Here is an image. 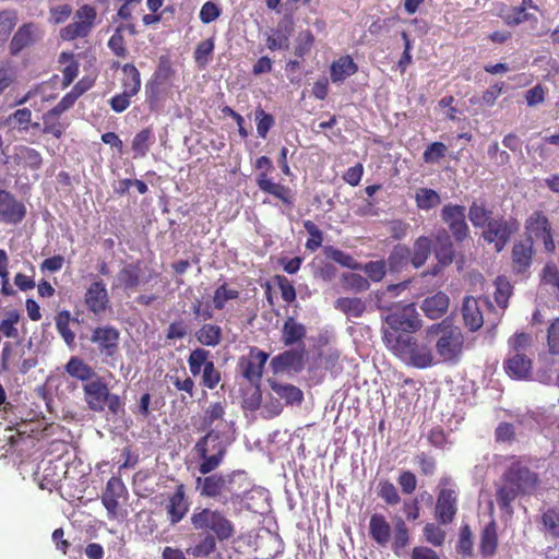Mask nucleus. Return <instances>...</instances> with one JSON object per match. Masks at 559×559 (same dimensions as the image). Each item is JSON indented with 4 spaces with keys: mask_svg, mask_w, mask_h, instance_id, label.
Returning a JSON list of instances; mask_svg holds the SVG:
<instances>
[{
    "mask_svg": "<svg viewBox=\"0 0 559 559\" xmlns=\"http://www.w3.org/2000/svg\"><path fill=\"white\" fill-rule=\"evenodd\" d=\"M23 354V350L20 349V343L5 342L1 352V370H9L14 366L15 359L22 357Z\"/></svg>",
    "mask_w": 559,
    "mask_h": 559,
    "instance_id": "nucleus-47",
    "label": "nucleus"
},
{
    "mask_svg": "<svg viewBox=\"0 0 559 559\" xmlns=\"http://www.w3.org/2000/svg\"><path fill=\"white\" fill-rule=\"evenodd\" d=\"M498 545L497 528L495 522H490L485 526L480 537V552L484 556H492Z\"/></svg>",
    "mask_w": 559,
    "mask_h": 559,
    "instance_id": "nucleus-39",
    "label": "nucleus"
},
{
    "mask_svg": "<svg viewBox=\"0 0 559 559\" xmlns=\"http://www.w3.org/2000/svg\"><path fill=\"white\" fill-rule=\"evenodd\" d=\"M433 251L436 259L441 266H447L452 263L454 258V247L451 236L445 229L437 233Z\"/></svg>",
    "mask_w": 559,
    "mask_h": 559,
    "instance_id": "nucleus-25",
    "label": "nucleus"
},
{
    "mask_svg": "<svg viewBox=\"0 0 559 559\" xmlns=\"http://www.w3.org/2000/svg\"><path fill=\"white\" fill-rule=\"evenodd\" d=\"M420 308L428 318L439 319L449 308V297L444 293L439 292L425 298Z\"/></svg>",
    "mask_w": 559,
    "mask_h": 559,
    "instance_id": "nucleus-28",
    "label": "nucleus"
},
{
    "mask_svg": "<svg viewBox=\"0 0 559 559\" xmlns=\"http://www.w3.org/2000/svg\"><path fill=\"white\" fill-rule=\"evenodd\" d=\"M257 121V132L260 138L265 139L270 129L274 126L272 115L265 112L262 108H258L254 112Z\"/></svg>",
    "mask_w": 559,
    "mask_h": 559,
    "instance_id": "nucleus-56",
    "label": "nucleus"
},
{
    "mask_svg": "<svg viewBox=\"0 0 559 559\" xmlns=\"http://www.w3.org/2000/svg\"><path fill=\"white\" fill-rule=\"evenodd\" d=\"M369 534L381 547H385L392 535V528L382 514L374 513L369 521Z\"/></svg>",
    "mask_w": 559,
    "mask_h": 559,
    "instance_id": "nucleus-26",
    "label": "nucleus"
},
{
    "mask_svg": "<svg viewBox=\"0 0 559 559\" xmlns=\"http://www.w3.org/2000/svg\"><path fill=\"white\" fill-rule=\"evenodd\" d=\"M409 249L403 246L395 247L390 253L386 263L392 271L400 270L409 260Z\"/></svg>",
    "mask_w": 559,
    "mask_h": 559,
    "instance_id": "nucleus-52",
    "label": "nucleus"
},
{
    "mask_svg": "<svg viewBox=\"0 0 559 559\" xmlns=\"http://www.w3.org/2000/svg\"><path fill=\"white\" fill-rule=\"evenodd\" d=\"M465 206L459 204H445L440 213L442 221L448 225L454 239L462 242L469 235V227L466 223Z\"/></svg>",
    "mask_w": 559,
    "mask_h": 559,
    "instance_id": "nucleus-15",
    "label": "nucleus"
},
{
    "mask_svg": "<svg viewBox=\"0 0 559 559\" xmlns=\"http://www.w3.org/2000/svg\"><path fill=\"white\" fill-rule=\"evenodd\" d=\"M539 483L538 475L531 471L521 461H514L503 473L501 483L497 487L496 499L499 507L508 512H512V502L519 496L531 495L535 491Z\"/></svg>",
    "mask_w": 559,
    "mask_h": 559,
    "instance_id": "nucleus-2",
    "label": "nucleus"
},
{
    "mask_svg": "<svg viewBox=\"0 0 559 559\" xmlns=\"http://www.w3.org/2000/svg\"><path fill=\"white\" fill-rule=\"evenodd\" d=\"M128 498L129 492L122 479L116 476L110 477L100 497L109 520H117L126 515L127 511L124 510L122 513V506Z\"/></svg>",
    "mask_w": 559,
    "mask_h": 559,
    "instance_id": "nucleus-9",
    "label": "nucleus"
},
{
    "mask_svg": "<svg viewBox=\"0 0 559 559\" xmlns=\"http://www.w3.org/2000/svg\"><path fill=\"white\" fill-rule=\"evenodd\" d=\"M415 202L419 210L429 211L441 203V198L433 189L419 188L415 193Z\"/></svg>",
    "mask_w": 559,
    "mask_h": 559,
    "instance_id": "nucleus-38",
    "label": "nucleus"
},
{
    "mask_svg": "<svg viewBox=\"0 0 559 559\" xmlns=\"http://www.w3.org/2000/svg\"><path fill=\"white\" fill-rule=\"evenodd\" d=\"M249 487L250 483L242 471L210 473L195 479V489L201 497L216 499L223 503L242 499Z\"/></svg>",
    "mask_w": 559,
    "mask_h": 559,
    "instance_id": "nucleus-1",
    "label": "nucleus"
},
{
    "mask_svg": "<svg viewBox=\"0 0 559 559\" xmlns=\"http://www.w3.org/2000/svg\"><path fill=\"white\" fill-rule=\"evenodd\" d=\"M119 331L110 325L98 326L93 330L91 342L97 346L103 360L109 364V358L114 359L119 349Z\"/></svg>",
    "mask_w": 559,
    "mask_h": 559,
    "instance_id": "nucleus-14",
    "label": "nucleus"
},
{
    "mask_svg": "<svg viewBox=\"0 0 559 559\" xmlns=\"http://www.w3.org/2000/svg\"><path fill=\"white\" fill-rule=\"evenodd\" d=\"M122 27L119 26L108 40V47L118 57H126L127 49L124 47V39L121 35Z\"/></svg>",
    "mask_w": 559,
    "mask_h": 559,
    "instance_id": "nucleus-62",
    "label": "nucleus"
},
{
    "mask_svg": "<svg viewBox=\"0 0 559 559\" xmlns=\"http://www.w3.org/2000/svg\"><path fill=\"white\" fill-rule=\"evenodd\" d=\"M195 338L204 346L215 347L222 341V329L216 324L205 323L195 332Z\"/></svg>",
    "mask_w": 559,
    "mask_h": 559,
    "instance_id": "nucleus-35",
    "label": "nucleus"
},
{
    "mask_svg": "<svg viewBox=\"0 0 559 559\" xmlns=\"http://www.w3.org/2000/svg\"><path fill=\"white\" fill-rule=\"evenodd\" d=\"M126 79L122 81L123 91L129 95H136L141 88V76L139 70L132 63H126L122 67Z\"/></svg>",
    "mask_w": 559,
    "mask_h": 559,
    "instance_id": "nucleus-40",
    "label": "nucleus"
},
{
    "mask_svg": "<svg viewBox=\"0 0 559 559\" xmlns=\"http://www.w3.org/2000/svg\"><path fill=\"white\" fill-rule=\"evenodd\" d=\"M216 536L206 534L194 546L187 549V554L194 558H205L216 549Z\"/></svg>",
    "mask_w": 559,
    "mask_h": 559,
    "instance_id": "nucleus-42",
    "label": "nucleus"
},
{
    "mask_svg": "<svg viewBox=\"0 0 559 559\" xmlns=\"http://www.w3.org/2000/svg\"><path fill=\"white\" fill-rule=\"evenodd\" d=\"M428 335L437 336L436 352L442 361H455L462 353L463 335L457 326L442 323L432 324Z\"/></svg>",
    "mask_w": 559,
    "mask_h": 559,
    "instance_id": "nucleus-6",
    "label": "nucleus"
},
{
    "mask_svg": "<svg viewBox=\"0 0 559 559\" xmlns=\"http://www.w3.org/2000/svg\"><path fill=\"white\" fill-rule=\"evenodd\" d=\"M269 382V385L271 388V390L282 400H285V402L287 404H300L302 399H304V394H302V391L293 385V384H288V383H281L274 379H269L267 380Z\"/></svg>",
    "mask_w": 559,
    "mask_h": 559,
    "instance_id": "nucleus-30",
    "label": "nucleus"
},
{
    "mask_svg": "<svg viewBox=\"0 0 559 559\" xmlns=\"http://www.w3.org/2000/svg\"><path fill=\"white\" fill-rule=\"evenodd\" d=\"M324 251L328 258L332 259L344 267H348L350 270H358L361 267V263L355 260L354 257L337 248L329 246Z\"/></svg>",
    "mask_w": 559,
    "mask_h": 559,
    "instance_id": "nucleus-45",
    "label": "nucleus"
},
{
    "mask_svg": "<svg viewBox=\"0 0 559 559\" xmlns=\"http://www.w3.org/2000/svg\"><path fill=\"white\" fill-rule=\"evenodd\" d=\"M439 493L436 502V519L441 524H450L453 522L457 512L456 485L450 476H442L439 480Z\"/></svg>",
    "mask_w": 559,
    "mask_h": 559,
    "instance_id": "nucleus-8",
    "label": "nucleus"
},
{
    "mask_svg": "<svg viewBox=\"0 0 559 559\" xmlns=\"http://www.w3.org/2000/svg\"><path fill=\"white\" fill-rule=\"evenodd\" d=\"M26 210L23 203L5 190H0V221L10 224L20 223L25 216Z\"/></svg>",
    "mask_w": 559,
    "mask_h": 559,
    "instance_id": "nucleus-21",
    "label": "nucleus"
},
{
    "mask_svg": "<svg viewBox=\"0 0 559 559\" xmlns=\"http://www.w3.org/2000/svg\"><path fill=\"white\" fill-rule=\"evenodd\" d=\"M64 369L71 377L85 383L92 381L98 376L91 366L76 356L69 359Z\"/></svg>",
    "mask_w": 559,
    "mask_h": 559,
    "instance_id": "nucleus-34",
    "label": "nucleus"
},
{
    "mask_svg": "<svg viewBox=\"0 0 559 559\" xmlns=\"http://www.w3.org/2000/svg\"><path fill=\"white\" fill-rule=\"evenodd\" d=\"M43 32L40 27L35 23H25L19 27L14 33L9 48L11 55L15 56L20 53L24 48L33 45L36 40L40 39Z\"/></svg>",
    "mask_w": 559,
    "mask_h": 559,
    "instance_id": "nucleus-19",
    "label": "nucleus"
},
{
    "mask_svg": "<svg viewBox=\"0 0 559 559\" xmlns=\"http://www.w3.org/2000/svg\"><path fill=\"white\" fill-rule=\"evenodd\" d=\"M358 70L357 64L349 56H343L331 64V80L333 83L344 82L347 78L355 74Z\"/></svg>",
    "mask_w": 559,
    "mask_h": 559,
    "instance_id": "nucleus-32",
    "label": "nucleus"
},
{
    "mask_svg": "<svg viewBox=\"0 0 559 559\" xmlns=\"http://www.w3.org/2000/svg\"><path fill=\"white\" fill-rule=\"evenodd\" d=\"M257 185L261 191L274 195L283 203L289 206L294 204V201L290 197V189L281 183L273 182L269 176H265V173H260L258 175Z\"/></svg>",
    "mask_w": 559,
    "mask_h": 559,
    "instance_id": "nucleus-27",
    "label": "nucleus"
},
{
    "mask_svg": "<svg viewBox=\"0 0 559 559\" xmlns=\"http://www.w3.org/2000/svg\"><path fill=\"white\" fill-rule=\"evenodd\" d=\"M238 296L239 292L237 289L228 288L226 284H223L218 286L214 292V308L217 310H222L229 300L237 299Z\"/></svg>",
    "mask_w": 559,
    "mask_h": 559,
    "instance_id": "nucleus-51",
    "label": "nucleus"
},
{
    "mask_svg": "<svg viewBox=\"0 0 559 559\" xmlns=\"http://www.w3.org/2000/svg\"><path fill=\"white\" fill-rule=\"evenodd\" d=\"M518 228L519 224L515 219L492 218L488 222L483 237L487 242L493 243L496 251L500 252Z\"/></svg>",
    "mask_w": 559,
    "mask_h": 559,
    "instance_id": "nucleus-11",
    "label": "nucleus"
},
{
    "mask_svg": "<svg viewBox=\"0 0 559 559\" xmlns=\"http://www.w3.org/2000/svg\"><path fill=\"white\" fill-rule=\"evenodd\" d=\"M526 238L524 240H542L547 252L555 250V242L551 235L548 218L542 212H534L525 222Z\"/></svg>",
    "mask_w": 559,
    "mask_h": 559,
    "instance_id": "nucleus-13",
    "label": "nucleus"
},
{
    "mask_svg": "<svg viewBox=\"0 0 559 559\" xmlns=\"http://www.w3.org/2000/svg\"><path fill=\"white\" fill-rule=\"evenodd\" d=\"M210 352L203 348L193 349L188 358L189 369L193 376H198L203 372L206 364H209Z\"/></svg>",
    "mask_w": 559,
    "mask_h": 559,
    "instance_id": "nucleus-48",
    "label": "nucleus"
},
{
    "mask_svg": "<svg viewBox=\"0 0 559 559\" xmlns=\"http://www.w3.org/2000/svg\"><path fill=\"white\" fill-rule=\"evenodd\" d=\"M225 414V408L222 403L211 404L203 417V425L205 427H211L215 420L222 419Z\"/></svg>",
    "mask_w": 559,
    "mask_h": 559,
    "instance_id": "nucleus-63",
    "label": "nucleus"
},
{
    "mask_svg": "<svg viewBox=\"0 0 559 559\" xmlns=\"http://www.w3.org/2000/svg\"><path fill=\"white\" fill-rule=\"evenodd\" d=\"M221 380V373L213 361L205 365L202 372V384L207 389H214Z\"/></svg>",
    "mask_w": 559,
    "mask_h": 559,
    "instance_id": "nucleus-58",
    "label": "nucleus"
},
{
    "mask_svg": "<svg viewBox=\"0 0 559 559\" xmlns=\"http://www.w3.org/2000/svg\"><path fill=\"white\" fill-rule=\"evenodd\" d=\"M343 287L354 293H361L369 289L368 278L357 273H343L341 277Z\"/></svg>",
    "mask_w": 559,
    "mask_h": 559,
    "instance_id": "nucleus-44",
    "label": "nucleus"
},
{
    "mask_svg": "<svg viewBox=\"0 0 559 559\" xmlns=\"http://www.w3.org/2000/svg\"><path fill=\"white\" fill-rule=\"evenodd\" d=\"M70 312L61 311L56 317V328L59 334L62 336L67 345L72 346L74 344L75 335L70 330Z\"/></svg>",
    "mask_w": 559,
    "mask_h": 559,
    "instance_id": "nucleus-49",
    "label": "nucleus"
},
{
    "mask_svg": "<svg viewBox=\"0 0 559 559\" xmlns=\"http://www.w3.org/2000/svg\"><path fill=\"white\" fill-rule=\"evenodd\" d=\"M388 347L405 364L416 368H427L433 364V354L429 344L418 342L407 334H394L384 331Z\"/></svg>",
    "mask_w": 559,
    "mask_h": 559,
    "instance_id": "nucleus-3",
    "label": "nucleus"
},
{
    "mask_svg": "<svg viewBox=\"0 0 559 559\" xmlns=\"http://www.w3.org/2000/svg\"><path fill=\"white\" fill-rule=\"evenodd\" d=\"M409 542L408 528L402 518H396L394 521V532L392 540V550L394 554L400 552L407 546Z\"/></svg>",
    "mask_w": 559,
    "mask_h": 559,
    "instance_id": "nucleus-41",
    "label": "nucleus"
},
{
    "mask_svg": "<svg viewBox=\"0 0 559 559\" xmlns=\"http://www.w3.org/2000/svg\"><path fill=\"white\" fill-rule=\"evenodd\" d=\"M378 496L390 506H396L401 502V497L396 487L390 480H381L378 484Z\"/></svg>",
    "mask_w": 559,
    "mask_h": 559,
    "instance_id": "nucleus-50",
    "label": "nucleus"
},
{
    "mask_svg": "<svg viewBox=\"0 0 559 559\" xmlns=\"http://www.w3.org/2000/svg\"><path fill=\"white\" fill-rule=\"evenodd\" d=\"M227 447L228 442L216 429H211L202 437L194 445V451L202 461L199 472L202 475H207L217 469L223 463Z\"/></svg>",
    "mask_w": 559,
    "mask_h": 559,
    "instance_id": "nucleus-4",
    "label": "nucleus"
},
{
    "mask_svg": "<svg viewBox=\"0 0 559 559\" xmlns=\"http://www.w3.org/2000/svg\"><path fill=\"white\" fill-rule=\"evenodd\" d=\"M214 38H207L198 44L194 51V61L200 69H204L212 60L214 51Z\"/></svg>",
    "mask_w": 559,
    "mask_h": 559,
    "instance_id": "nucleus-43",
    "label": "nucleus"
},
{
    "mask_svg": "<svg viewBox=\"0 0 559 559\" xmlns=\"http://www.w3.org/2000/svg\"><path fill=\"white\" fill-rule=\"evenodd\" d=\"M547 345L550 354L559 355V318H556L547 330Z\"/></svg>",
    "mask_w": 559,
    "mask_h": 559,
    "instance_id": "nucleus-59",
    "label": "nucleus"
},
{
    "mask_svg": "<svg viewBox=\"0 0 559 559\" xmlns=\"http://www.w3.org/2000/svg\"><path fill=\"white\" fill-rule=\"evenodd\" d=\"M306 348L302 344L296 348L285 350L274 356L270 362L273 373H284L289 371L299 372L305 366Z\"/></svg>",
    "mask_w": 559,
    "mask_h": 559,
    "instance_id": "nucleus-16",
    "label": "nucleus"
},
{
    "mask_svg": "<svg viewBox=\"0 0 559 559\" xmlns=\"http://www.w3.org/2000/svg\"><path fill=\"white\" fill-rule=\"evenodd\" d=\"M84 301L87 309L98 316L108 308L109 298L105 284L102 280L93 282L86 289Z\"/></svg>",
    "mask_w": 559,
    "mask_h": 559,
    "instance_id": "nucleus-20",
    "label": "nucleus"
},
{
    "mask_svg": "<svg viewBox=\"0 0 559 559\" xmlns=\"http://www.w3.org/2000/svg\"><path fill=\"white\" fill-rule=\"evenodd\" d=\"M507 373L518 380L527 379L532 370V361L524 353L509 354L504 361Z\"/></svg>",
    "mask_w": 559,
    "mask_h": 559,
    "instance_id": "nucleus-24",
    "label": "nucleus"
},
{
    "mask_svg": "<svg viewBox=\"0 0 559 559\" xmlns=\"http://www.w3.org/2000/svg\"><path fill=\"white\" fill-rule=\"evenodd\" d=\"M96 10L91 5L81 7L74 15V22L63 27L60 36L63 40H73L87 36L95 23Z\"/></svg>",
    "mask_w": 559,
    "mask_h": 559,
    "instance_id": "nucleus-12",
    "label": "nucleus"
},
{
    "mask_svg": "<svg viewBox=\"0 0 559 559\" xmlns=\"http://www.w3.org/2000/svg\"><path fill=\"white\" fill-rule=\"evenodd\" d=\"M533 245L531 240H521L512 248V270L519 275L525 276L533 261Z\"/></svg>",
    "mask_w": 559,
    "mask_h": 559,
    "instance_id": "nucleus-22",
    "label": "nucleus"
},
{
    "mask_svg": "<svg viewBox=\"0 0 559 559\" xmlns=\"http://www.w3.org/2000/svg\"><path fill=\"white\" fill-rule=\"evenodd\" d=\"M543 524L545 528L554 536H559V512L548 510L543 514Z\"/></svg>",
    "mask_w": 559,
    "mask_h": 559,
    "instance_id": "nucleus-64",
    "label": "nucleus"
},
{
    "mask_svg": "<svg viewBox=\"0 0 559 559\" xmlns=\"http://www.w3.org/2000/svg\"><path fill=\"white\" fill-rule=\"evenodd\" d=\"M221 13L222 10L215 2L206 1L200 10L199 17L202 23L210 24L218 19Z\"/></svg>",
    "mask_w": 559,
    "mask_h": 559,
    "instance_id": "nucleus-60",
    "label": "nucleus"
},
{
    "mask_svg": "<svg viewBox=\"0 0 559 559\" xmlns=\"http://www.w3.org/2000/svg\"><path fill=\"white\" fill-rule=\"evenodd\" d=\"M17 157L32 169H39L41 166V155L35 148L22 146L19 148Z\"/></svg>",
    "mask_w": 559,
    "mask_h": 559,
    "instance_id": "nucleus-54",
    "label": "nucleus"
},
{
    "mask_svg": "<svg viewBox=\"0 0 559 559\" xmlns=\"http://www.w3.org/2000/svg\"><path fill=\"white\" fill-rule=\"evenodd\" d=\"M191 524L197 531H211L219 540L233 537V523L218 510L197 508L191 515Z\"/></svg>",
    "mask_w": 559,
    "mask_h": 559,
    "instance_id": "nucleus-7",
    "label": "nucleus"
},
{
    "mask_svg": "<svg viewBox=\"0 0 559 559\" xmlns=\"http://www.w3.org/2000/svg\"><path fill=\"white\" fill-rule=\"evenodd\" d=\"M306 326L297 322L293 317H289L284 322L282 329V341L285 346H292L301 343L306 337Z\"/></svg>",
    "mask_w": 559,
    "mask_h": 559,
    "instance_id": "nucleus-31",
    "label": "nucleus"
},
{
    "mask_svg": "<svg viewBox=\"0 0 559 559\" xmlns=\"http://www.w3.org/2000/svg\"><path fill=\"white\" fill-rule=\"evenodd\" d=\"M141 269L139 264H126L117 275V282L124 289H133L140 284Z\"/></svg>",
    "mask_w": 559,
    "mask_h": 559,
    "instance_id": "nucleus-36",
    "label": "nucleus"
},
{
    "mask_svg": "<svg viewBox=\"0 0 559 559\" xmlns=\"http://www.w3.org/2000/svg\"><path fill=\"white\" fill-rule=\"evenodd\" d=\"M492 305L488 299H476L467 296L464 299L462 307V316L465 325L471 331H477L485 322L484 309L490 310Z\"/></svg>",
    "mask_w": 559,
    "mask_h": 559,
    "instance_id": "nucleus-17",
    "label": "nucleus"
},
{
    "mask_svg": "<svg viewBox=\"0 0 559 559\" xmlns=\"http://www.w3.org/2000/svg\"><path fill=\"white\" fill-rule=\"evenodd\" d=\"M293 28L289 23L281 22L275 29L266 36V46L270 50L288 49Z\"/></svg>",
    "mask_w": 559,
    "mask_h": 559,
    "instance_id": "nucleus-29",
    "label": "nucleus"
},
{
    "mask_svg": "<svg viewBox=\"0 0 559 559\" xmlns=\"http://www.w3.org/2000/svg\"><path fill=\"white\" fill-rule=\"evenodd\" d=\"M511 289L512 287L507 280L502 277H498L496 280L495 300L502 310H504L508 306V300L511 296Z\"/></svg>",
    "mask_w": 559,
    "mask_h": 559,
    "instance_id": "nucleus-55",
    "label": "nucleus"
},
{
    "mask_svg": "<svg viewBox=\"0 0 559 559\" xmlns=\"http://www.w3.org/2000/svg\"><path fill=\"white\" fill-rule=\"evenodd\" d=\"M336 310L343 312L348 319L360 318L366 311V302L358 297H341L334 302Z\"/></svg>",
    "mask_w": 559,
    "mask_h": 559,
    "instance_id": "nucleus-33",
    "label": "nucleus"
},
{
    "mask_svg": "<svg viewBox=\"0 0 559 559\" xmlns=\"http://www.w3.org/2000/svg\"><path fill=\"white\" fill-rule=\"evenodd\" d=\"M83 393L87 407L95 413H102L106 407L114 416L124 412L121 397L110 393L107 383L99 376L84 383Z\"/></svg>",
    "mask_w": 559,
    "mask_h": 559,
    "instance_id": "nucleus-5",
    "label": "nucleus"
},
{
    "mask_svg": "<svg viewBox=\"0 0 559 559\" xmlns=\"http://www.w3.org/2000/svg\"><path fill=\"white\" fill-rule=\"evenodd\" d=\"M385 266H386V262L383 261V260H378V261H370L366 264H361V267L358 269L359 271H364L367 276H368V281H372V282H380L384 275H385Z\"/></svg>",
    "mask_w": 559,
    "mask_h": 559,
    "instance_id": "nucleus-53",
    "label": "nucleus"
},
{
    "mask_svg": "<svg viewBox=\"0 0 559 559\" xmlns=\"http://www.w3.org/2000/svg\"><path fill=\"white\" fill-rule=\"evenodd\" d=\"M491 212L486 209L484 203L473 202L468 210V218L474 227L487 226Z\"/></svg>",
    "mask_w": 559,
    "mask_h": 559,
    "instance_id": "nucleus-46",
    "label": "nucleus"
},
{
    "mask_svg": "<svg viewBox=\"0 0 559 559\" xmlns=\"http://www.w3.org/2000/svg\"><path fill=\"white\" fill-rule=\"evenodd\" d=\"M269 354L258 348H252L248 359H241L239 362L241 374L252 385H258L261 381L265 362Z\"/></svg>",
    "mask_w": 559,
    "mask_h": 559,
    "instance_id": "nucleus-18",
    "label": "nucleus"
},
{
    "mask_svg": "<svg viewBox=\"0 0 559 559\" xmlns=\"http://www.w3.org/2000/svg\"><path fill=\"white\" fill-rule=\"evenodd\" d=\"M424 536L429 544L439 547L444 543L445 532L435 523H427L424 527Z\"/></svg>",
    "mask_w": 559,
    "mask_h": 559,
    "instance_id": "nucleus-57",
    "label": "nucleus"
},
{
    "mask_svg": "<svg viewBox=\"0 0 559 559\" xmlns=\"http://www.w3.org/2000/svg\"><path fill=\"white\" fill-rule=\"evenodd\" d=\"M385 322L395 334L397 331L415 332L420 329L421 320L414 304L395 307L386 317Z\"/></svg>",
    "mask_w": 559,
    "mask_h": 559,
    "instance_id": "nucleus-10",
    "label": "nucleus"
},
{
    "mask_svg": "<svg viewBox=\"0 0 559 559\" xmlns=\"http://www.w3.org/2000/svg\"><path fill=\"white\" fill-rule=\"evenodd\" d=\"M431 252V240L428 237L421 236L417 238L414 243L411 258L412 264L418 269L425 264Z\"/></svg>",
    "mask_w": 559,
    "mask_h": 559,
    "instance_id": "nucleus-37",
    "label": "nucleus"
},
{
    "mask_svg": "<svg viewBox=\"0 0 559 559\" xmlns=\"http://www.w3.org/2000/svg\"><path fill=\"white\" fill-rule=\"evenodd\" d=\"M189 511V502L186 499L185 486L178 485L175 492L169 497L166 504V512L169 523L175 525L179 523Z\"/></svg>",
    "mask_w": 559,
    "mask_h": 559,
    "instance_id": "nucleus-23",
    "label": "nucleus"
},
{
    "mask_svg": "<svg viewBox=\"0 0 559 559\" xmlns=\"http://www.w3.org/2000/svg\"><path fill=\"white\" fill-rule=\"evenodd\" d=\"M447 146L441 142H433L424 152L423 158L426 163H435L444 157Z\"/></svg>",
    "mask_w": 559,
    "mask_h": 559,
    "instance_id": "nucleus-61",
    "label": "nucleus"
}]
</instances>
